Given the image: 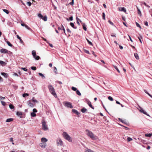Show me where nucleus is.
Segmentation results:
<instances>
[{"instance_id":"nucleus-1","label":"nucleus","mask_w":152,"mask_h":152,"mask_svg":"<svg viewBox=\"0 0 152 152\" xmlns=\"http://www.w3.org/2000/svg\"><path fill=\"white\" fill-rule=\"evenodd\" d=\"M86 132H87V135L90 137L92 140H95L98 139V137L94 135V134L91 132L88 129L86 130Z\"/></svg>"},{"instance_id":"nucleus-2","label":"nucleus","mask_w":152,"mask_h":152,"mask_svg":"<svg viewBox=\"0 0 152 152\" xmlns=\"http://www.w3.org/2000/svg\"><path fill=\"white\" fill-rule=\"evenodd\" d=\"M48 88L49 89L50 91L51 94L55 97H57V95L55 92L54 88L51 85H49L48 86Z\"/></svg>"},{"instance_id":"nucleus-3","label":"nucleus","mask_w":152,"mask_h":152,"mask_svg":"<svg viewBox=\"0 0 152 152\" xmlns=\"http://www.w3.org/2000/svg\"><path fill=\"white\" fill-rule=\"evenodd\" d=\"M63 135L64 138L69 142L72 141V139L69 135L66 132H64L63 133Z\"/></svg>"},{"instance_id":"nucleus-4","label":"nucleus","mask_w":152,"mask_h":152,"mask_svg":"<svg viewBox=\"0 0 152 152\" xmlns=\"http://www.w3.org/2000/svg\"><path fill=\"white\" fill-rule=\"evenodd\" d=\"M64 105L67 107L72 108H73L71 103L68 102H63Z\"/></svg>"},{"instance_id":"nucleus-5","label":"nucleus","mask_w":152,"mask_h":152,"mask_svg":"<svg viewBox=\"0 0 152 152\" xmlns=\"http://www.w3.org/2000/svg\"><path fill=\"white\" fill-rule=\"evenodd\" d=\"M57 145L58 146H62L63 145V142L60 138H58L56 140Z\"/></svg>"},{"instance_id":"nucleus-6","label":"nucleus","mask_w":152,"mask_h":152,"mask_svg":"<svg viewBox=\"0 0 152 152\" xmlns=\"http://www.w3.org/2000/svg\"><path fill=\"white\" fill-rule=\"evenodd\" d=\"M42 129L45 131L48 129L46 125V123L45 121H44L42 122Z\"/></svg>"},{"instance_id":"nucleus-7","label":"nucleus","mask_w":152,"mask_h":152,"mask_svg":"<svg viewBox=\"0 0 152 152\" xmlns=\"http://www.w3.org/2000/svg\"><path fill=\"white\" fill-rule=\"evenodd\" d=\"M86 102L87 103V104L91 108H92L93 109H94V107L92 106L91 102L89 100L87 99L86 100Z\"/></svg>"},{"instance_id":"nucleus-8","label":"nucleus","mask_w":152,"mask_h":152,"mask_svg":"<svg viewBox=\"0 0 152 152\" xmlns=\"http://www.w3.org/2000/svg\"><path fill=\"white\" fill-rule=\"evenodd\" d=\"M0 52L2 53H8V52L11 53L10 51H8L5 49H2L0 50Z\"/></svg>"},{"instance_id":"nucleus-9","label":"nucleus","mask_w":152,"mask_h":152,"mask_svg":"<svg viewBox=\"0 0 152 152\" xmlns=\"http://www.w3.org/2000/svg\"><path fill=\"white\" fill-rule=\"evenodd\" d=\"M27 103L28 105L30 107H34V104L31 103L30 100H29L27 102Z\"/></svg>"},{"instance_id":"nucleus-10","label":"nucleus","mask_w":152,"mask_h":152,"mask_svg":"<svg viewBox=\"0 0 152 152\" xmlns=\"http://www.w3.org/2000/svg\"><path fill=\"white\" fill-rule=\"evenodd\" d=\"M139 107L140 108V109L139 110L140 112L148 116H149V115L147 114V113L145 112L141 107Z\"/></svg>"},{"instance_id":"nucleus-11","label":"nucleus","mask_w":152,"mask_h":152,"mask_svg":"<svg viewBox=\"0 0 152 152\" xmlns=\"http://www.w3.org/2000/svg\"><path fill=\"white\" fill-rule=\"evenodd\" d=\"M72 111L73 113L76 114L77 115H79L80 114V113L75 109H72Z\"/></svg>"},{"instance_id":"nucleus-12","label":"nucleus","mask_w":152,"mask_h":152,"mask_svg":"<svg viewBox=\"0 0 152 152\" xmlns=\"http://www.w3.org/2000/svg\"><path fill=\"white\" fill-rule=\"evenodd\" d=\"M41 141L42 142H45L48 141V140L45 137H42L41 139Z\"/></svg>"},{"instance_id":"nucleus-13","label":"nucleus","mask_w":152,"mask_h":152,"mask_svg":"<svg viewBox=\"0 0 152 152\" xmlns=\"http://www.w3.org/2000/svg\"><path fill=\"white\" fill-rule=\"evenodd\" d=\"M6 63L2 61H0V65L2 66H4L6 65Z\"/></svg>"},{"instance_id":"nucleus-14","label":"nucleus","mask_w":152,"mask_h":152,"mask_svg":"<svg viewBox=\"0 0 152 152\" xmlns=\"http://www.w3.org/2000/svg\"><path fill=\"white\" fill-rule=\"evenodd\" d=\"M137 13L140 16H141L142 15L141 12L138 7H137Z\"/></svg>"},{"instance_id":"nucleus-15","label":"nucleus","mask_w":152,"mask_h":152,"mask_svg":"<svg viewBox=\"0 0 152 152\" xmlns=\"http://www.w3.org/2000/svg\"><path fill=\"white\" fill-rule=\"evenodd\" d=\"M1 74L3 76H4L5 77H7L8 76V74L6 73L1 72Z\"/></svg>"},{"instance_id":"nucleus-16","label":"nucleus","mask_w":152,"mask_h":152,"mask_svg":"<svg viewBox=\"0 0 152 152\" xmlns=\"http://www.w3.org/2000/svg\"><path fill=\"white\" fill-rule=\"evenodd\" d=\"M16 37L18 39H19V40H20V42L21 43H23V41L22 40L21 38L19 37V36L18 35H17Z\"/></svg>"},{"instance_id":"nucleus-17","label":"nucleus","mask_w":152,"mask_h":152,"mask_svg":"<svg viewBox=\"0 0 152 152\" xmlns=\"http://www.w3.org/2000/svg\"><path fill=\"white\" fill-rule=\"evenodd\" d=\"M70 25L72 26V27H73L74 29H76L77 28V27L76 26H74V23H73L71 22L70 23Z\"/></svg>"},{"instance_id":"nucleus-18","label":"nucleus","mask_w":152,"mask_h":152,"mask_svg":"<svg viewBox=\"0 0 152 152\" xmlns=\"http://www.w3.org/2000/svg\"><path fill=\"white\" fill-rule=\"evenodd\" d=\"M87 111V109H86V108H85L84 107L82 109H81V111L83 113H84L86 112Z\"/></svg>"},{"instance_id":"nucleus-19","label":"nucleus","mask_w":152,"mask_h":152,"mask_svg":"<svg viewBox=\"0 0 152 152\" xmlns=\"http://www.w3.org/2000/svg\"><path fill=\"white\" fill-rule=\"evenodd\" d=\"M13 120V119L12 118H8L7 119L6 121L7 122H9L12 121Z\"/></svg>"},{"instance_id":"nucleus-20","label":"nucleus","mask_w":152,"mask_h":152,"mask_svg":"<svg viewBox=\"0 0 152 152\" xmlns=\"http://www.w3.org/2000/svg\"><path fill=\"white\" fill-rule=\"evenodd\" d=\"M134 56L137 59H138L139 58L138 54L137 53H134Z\"/></svg>"},{"instance_id":"nucleus-21","label":"nucleus","mask_w":152,"mask_h":152,"mask_svg":"<svg viewBox=\"0 0 152 152\" xmlns=\"http://www.w3.org/2000/svg\"><path fill=\"white\" fill-rule=\"evenodd\" d=\"M83 29L85 31H86L87 30V28L86 27V25L85 24V23H83Z\"/></svg>"},{"instance_id":"nucleus-22","label":"nucleus","mask_w":152,"mask_h":152,"mask_svg":"<svg viewBox=\"0 0 152 152\" xmlns=\"http://www.w3.org/2000/svg\"><path fill=\"white\" fill-rule=\"evenodd\" d=\"M17 115L18 116H20V118H21V117H20V116L22 115V113L21 112H17Z\"/></svg>"},{"instance_id":"nucleus-23","label":"nucleus","mask_w":152,"mask_h":152,"mask_svg":"<svg viewBox=\"0 0 152 152\" xmlns=\"http://www.w3.org/2000/svg\"><path fill=\"white\" fill-rule=\"evenodd\" d=\"M145 135L146 137H151L152 136V134L151 133L145 134Z\"/></svg>"},{"instance_id":"nucleus-24","label":"nucleus","mask_w":152,"mask_h":152,"mask_svg":"<svg viewBox=\"0 0 152 152\" xmlns=\"http://www.w3.org/2000/svg\"><path fill=\"white\" fill-rule=\"evenodd\" d=\"M42 19L44 21H46L47 20V18L46 15L43 16V18H42Z\"/></svg>"},{"instance_id":"nucleus-25","label":"nucleus","mask_w":152,"mask_h":152,"mask_svg":"<svg viewBox=\"0 0 152 152\" xmlns=\"http://www.w3.org/2000/svg\"><path fill=\"white\" fill-rule=\"evenodd\" d=\"M32 101L34 102L38 103V101L36 99H34V97L32 98Z\"/></svg>"},{"instance_id":"nucleus-26","label":"nucleus","mask_w":152,"mask_h":152,"mask_svg":"<svg viewBox=\"0 0 152 152\" xmlns=\"http://www.w3.org/2000/svg\"><path fill=\"white\" fill-rule=\"evenodd\" d=\"M3 10L4 12L6 13L7 14H8L9 13V11L7 10L3 9Z\"/></svg>"},{"instance_id":"nucleus-27","label":"nucleus","mask_w":152,"mask_h":152,"mask_svg":"<svg viewBox=\"0 0 152 152\" xmlns=\"http://www.w3.org/2000/svg\"><path fill=\"white\" fill-rule=\"evenodd\" d=\"M32 53L33 57H35V56H36V53L35 50H33L32 51Z\"/></svg>"},{"instance_id":"nucleus-28","label":"nucleus","mask_w":152,"mask_h":152,"mask_svg":"<svg viewBox=\"0 0 152 152\" xmlns=\"http://www.w3.org/2000/svg\"><path fill=\"white\" fill-rule=\"evenodd\" d=\"M40 146L41 148H45L46 146V145L45 144H43L42 143H41V145H40Z\"/></svg>"},{"instance_id":"nucleus-29","label":"nucleus","mask_w":152,"mask_h":152,"mask_svg":"<svg viewBox=\"0 0 152 152\" xmlns=\"http://www.w3.org/2000/svg\"><path fill=\"white\" fill-rule=\"evenodd\" d=\"M118 9V10L120 11H124V7H119Z\"/></svg>"},{"instance_id":"nucleus-30","label":"nucleus","mask_w":152,"mask_h":152,"mask_svg":"<svg viewBox=\"0 0 152 152\" xmlns=\"http://www.w3.org/2000/svg\"><path fill=\"white\" fill-rule=\"evenodd\" d=\"M34 57L35 58V59L36 60H39L40 58V57L39 56H37L36 55V56H35V57Z\"/></svg>"},{"instance_id":"nucleus-31","label":"nucleus","mask_w":152,"mask_h":152,"mask_svg":"<svg viewBox=\"0 0 152 152\" xmlns=\"http://www.w3.org/2000/svg\"><path fill=\"white\" fill-rule=\"evenodd\" d=\"M142 3L143 4H144L146 7H148V8H150V6H149V5H147V4L145 2H142Z\"/></svg>"},{"instance_id":"nucleus-32","label":"nucleus","mask_w":152,"mask_h":152,"mask_svg":"<svg viewBox=\"0 0 152 152\" xmlns=\"http://www.w3.org/2000/svg\"><path fill=\"white\" fill-rule=\"evenodd\" d=\"M9 107L10 109H12L14 108V107L12 104H10L9 105Z\"/></svg>"},{"instance_id":"nucleus-33","label":"nucleus","mask_w":152,"mask_h":152,"mask_svg":"<svg viewBox=\"0 0 152 152\" xmlns=\"http://www.w3.org/2000/svg\"><path fill=\"white\" fill-rule=\"evenodd\" d=\"M39 76H41L42 77V78H43V79H44L45 78V76H44V75L42 74V73H39Z\"/></svg>"},{"instance_id":"nucleus-34","label":"nucleus","mask_w":152,"mask_h":152,"mask_svg":"<svg viewBox=\"0 0 152 152\" xmlns=\"http://www.w3.org/2000/svg\"><path fill=\"white\" fill-rule=\"evenodd\" d=\"M76 93L79 96L81 95V94L78 90H77L76 91Z\"/></svg>"},{"instance_id":"nucleus-35","label":"nucleus","mask_w":152,"mask_h":152,"mask_svg":"<svg viewBox=\"0 0 152 152\" xmlns=\"http://www.w3.org/2000/svg\"><path fill=\"white\" fill-rule=\"evenodd\" d=\"M6 42L8 45L9 46L12 47L13 46V45L11 44L9 42L7 41Z\"/></svg>"},{"instance_id":"nucleus-36","label":"nucleus","mask_w":152,"mask_h":152,"mask_svg":"<svg viewBox=\"0 0 152 152\" xmlns=\"http://www.w3.org/2000/svg\"><path fill=\"white\" fill-rule=\"evenodd\" d=\"M86 40H87V41L88 42V43L89 45H93V44L88 39L86 38Z\"/></svg>"},{"instance_id":"nucleus-37","label":"nucleus","mask_w":152,"mask_h":152,"mask_svg":"<svg viewBox=\"0 0 152 152\" xmlns=\"http://www.w3.org/2000/svg\"><path fill=\"white\" fill-rule=\"evenodd\" d=\"M31 116H32V117H35L36 116V114L35 113H31Z\"/></svg>"},{"instance_id":"nucleus-38","label":"nucleus","mask_w":152,"mask_h":152,"mask_svg":"<svg viewBox=\"0 0 152 152\" xmlns=\"http://www.w3.org/2000/svg\"><path fill=\"white\" fill-rule=\"evenodd\" d=\"M38 16L39 18H41V19H42V18H43V16L42 15L40 14V13H39L38 14Z\"/></svg>"},{"instance_id":"nucleus-39","label":"nucleus","mask_w":152,"mask_h":152,"mask_svg":"<svg viewBox=\"0 0 152 152\" xmlns=\"http://www.w3.org/2000/svg\"><path fill=\"white\" fill-rule=\"evenodd\" d=\"M71 88L72 90L74 91H76L77 90V88L74 87H72Z\"/></svg>"},{"instance_id":"nucleus-40","label":"nucleus","mask_w":152,"mask_h":152,"mask_svg":"<svg viewBox=\"0 0 152 152\" xmlns=\"http://www.w3.org/2000/svg\"><path fill=\"white\" fill-rule=\"evenodd\" d=\"M29 95L27 93H25L23 94V97H25L26 96H28Z\"/></svg>"},{"instance_id":"nucleus-41","label":"nucleus","mask_w":152,"mask_h":152,"mask_svg":"<svg viewBox=\"0 0 152 152\" xmlns=\"http://www.w3.org/2000/svg\"><path fill=\"white\" fill-rule=\"evenodd\" d=\"M145 92L150 97H151V98H152V96L149 93H148V91H146L145 90Z\"/></svg>"},{"instance_id":"nucleus-42","label":"nucleus","mask_w":152,"mask_h":152,"mask_svg":"<svg viewBox=\"0 0 152 152\" xmlns=\"http://www.w3.org/2000/svg\"><path fill=\"white\" fill-rule=\"evenodd\" d=\"M108 99L109 100L111 101H113V98L111 96H109L108 97Z\"/></svg>"},{"instance_id":"nucleus-43","label":"nucleus","mask_w":152,"mask_h":152,"mask_svg":"<svg viewBox=\"0 0 152 152\" xmlns=\"http://www.w3.org/2000/svg\"><path fill=\"white\" fill-rule=\"evenodd\" d=\"M31 68L32 70H36L37 69L36 67L35 66H31Z\"/></svg>"},{"instance_id":"nucleus-44","label":"nucleus","mask_w":152,"mask_h":152,"mask_svg":"<svg viewBox=\"0 0 152 152\" xmlns=\"http://www.w3.org/2000/svg\"><path fill=\"white\" fill-rule=\"evenodd\" d=\"M132 139L130 137H128L127 138V140L128 142H130L131 141H132Z\"/></svg>"},{"instance_id":"nucleus-45","label":"nucleus","mask_w":152,"mask_h":152,"mask_svg":"<svg viewBox=\"0 0 152 152\" xmlns=\"http://www.w3.org/2000/svg\"><path fill=\"white\" fill-rule=\"evenodd\" d=\"M136 24L137 27H139V28H141V26H140V24L136 22Z\"/></svg>"},{"instance_id":"nucleus-46","label":"nucleus","mask_w":152,"mask_h":152,"mask_svg":"<svg viewBox=\"0 0 152 152\" xmlns=\"http://www.w3.org/2000/svg\"><path fill=\"white\" fill-rule=\"evenodd\" d=\"M102 16L103 19L104 20H105V14L104 12H103L102 13Z\"/></svg>"},{"instance_id":"nucleus-47","label":"nucleus","mask_w":152,"mask_h":152,"mask_svg":"<svg viewBox=\"0 0 152 152\" xmlns=\"http://www.w3.org/2000/svg\"><path fill=\"white\" fill-rule=\"evenodd\" d=\"M84 52L85 53H86L87 54H90L89 52V51L88 50H85V49H84Z\"/></svg>"},{"instance_id":"nucleus-48","label":"nucleus","mask_w":152,"mask_h":152,"mask_svg":"<svg viewBox=\"0 0 152 152\" xmlns=\"http://www.w3.org/2000/svg\"><path fill=\"white\" fill-rule=\"evenodd\" d=\"M114 67L115 68V69L119 73H120V71L117 68V67L116 66H114Z\"/></svg>"},{"instance_id":"nucleus-49","label":"nucleus","mask_w":152,"mask_h":152,"mask_svg":"<svg viewBox=\"0 0 152 152\" xmlns=\"http://www.w3.org/2000/svg\"><path fill=\"white\" fill-rule=\"evenodd\" d=\"M141 39H142V37L140 35V37H138V39L140 41V42L142 43V41L141 40Z\"/></svg>"},{"instance_id":"nucleus-50","label":"nucleus","mask_w":152,"mask_h":152,"mask_svg":"<svg viewBox=\"0 0 152 152\" xmlns=\"http://www.w3.org/2000/svg\"><path fill=\"white\" fill-rule=\"evenodd\" d=\"M1 102L3 105L5 106L6 105V103L5 102L3 101H1Z\"/></svg>"},{"instance_id":"nucleus-51","label":"nucleus","mask_w":152,"mask_h":152,"mask_svg":"<svg viewBox=\"0 0 152 152\" xmlns=\"http://www.w3.org/2000/svg\"><path fill=\"white\" fill-rule=\"evenodd\" d=\"M129 128L128 127H126L124 126V130H129Z\"/></svg>"},{"instance_id":"nucleus-52","label":"nucleus","mask_w":152,"mask_h":152,"mask_svg":"<svg viewBox=\"0 0 152 152\" xmlns=\"http://www.w3.org/2000/svg\"><path fill=\"white\" fill-rule=\"evenodd\" d=\"M21 69L25 71H27L28 70L27 69H26V68H24H24L22 67L21 68Z\"/></svg>"},{"instance_id":"nucleus-53","label":"nucleus","mask_w":152,"mask_h":152,"mask_svg":"<svg viewBox=\"0 0 152 152\" xmlns=\"http://www.w3.org/2000/svg\"><path fill=\"white\" fill-rule=\"evenodd\" d=\"M61 26H62V29L64 31V33L66 34V33H65V28L64 27V26H63L62 25H61Z\"/></svg>"},{"instance_id":"nucleus-54","label":"nucleus","mask_w":152,"mask_h":152,"mask_svg":"<svg viewBox=\"0 0 152 152\" xmlns=\"http://www.w3.org/2000/svg\"><path fill=\"white\" fill-rule=\"evenodd\" d=\"M108 22L110 23V24L112 26H114V24L113 23H112L111 21L110 20H108Z\"/></svg>"},{"instance_id":"nucleus-55","label":"nucleus","mask_w":152,"mask_h":152,"mask_svg":"<svg viewBox=\"0 0 152 152\" xmlns=\"http://www.w3.org/2000/svg\"><path fill=\"white\" fill-rule=\"evenodd\" d=\"M33 111L34 113H37V110L35 108L33 109Z\"/></svg>"},{"instance_id":"nucleus-56","label":"nucleus","mask_w":152,"mask_h":152,"mask_svg":"<svg viewBox=\"0 0 152 152\" xmlns=\"http://www.w3.org/2000/svg\"><path fill=\"white\" fill-rule=\"evenodd\" d=\"M25 27L28 29L30 30L31 28L29 27L27 25H26L25 26Z\"/></svg>"},{"instance_id":"nucleus-57","label":"nucleus","mask_w":152,"mask_h":152,"mask_svg":"<svg viewBox=\"0 0 152 152\" xmlns=\"http://www.w3.org/2000/svg\"><path fill=\"white\" fill-rule=\"evenodd\" d=\"M54 72L56 73H57V69L56 68V67H54Z\"/></svg>"},{"instance_id":"nucleus-58","label":"nucleus","mask_w":152,"mask_h":152,"mask_svg":"<svg viewBox=\"0 0 152 152\" xmlns=\"http://www.w3.org/2000/svg\"><path fill=\"white\" fill-rule=\"evenodd\" d=\"M27 4L29 6H31V3L30 2H28Z\"/></svg>"},{"instance_id":"nucleus-59","label":"nucleus","mask_w":152,"mask_h":152,"mask_svg":"<svg viewBox=\"0 0 152 152\" xmlns=\"http://www.w3.org/2000/svg\"><path fill=\"white\" fill-rule=\"evenodd\" d=\"M118 119L121 122H122V123H124V121L123 120L121 119L120 118H118Z\"/></svg>"},{"instance_id":"nucleus-60","label":"nucleus","mask_w":152,"mask_h":152,"mask_svg":"<svg viewBox=\"0 0 152 152\" xmlns=\"http://www.w3.org/2000/svg\"><path fill=\"white\" fill-rule=\"evenodd\" d=\"M124 124H126L127 126H129V122H125L124 121Z\"/></svg>"},{"instance_id":"nucleus-61","label":"nucleus","mask_w":152,"mask_h":152,"mask_svg":"<svg viewBox=\"0 0 152 152\" xmlns=\"http://www.w3.org/2000/svg\"><path fill=\"white\" fill-rule=\"evenodd\" d=\"M145 25L146 26H148V22L147 21H145L144 22Z\"/></svg>"},{"instance_id":"nucleus-62","label":"nucleus","mask_w":152,"mask_h":152,"mask_svg":"<svg viewBox=\"0 0 152 152\" xmlns=\"http://www.w3.org/2000/svg\"><path fill=\"white\" fill-rule=\"evenodd\" d=\"M69 20L72 21L73 20V17L71 16L69 18Z\"/></svg>"},{"instance_id":"nucleus-63","label":"nucleus","mask_w":152,"mask_h":152,"mask_svg":"<svg viewBox=\"0 0 152 152\" xmlns=\"http://www.w3.org/2000/svg\"><path fill=\"white\" fill-rule=\"evenodd\" d=\"M66 30H67V31L68 32H69V33H71V31L69 30V28H67V29H66Z\"/></svg>"},{"instance_id":"nucleus-64","label":"nucleus","mask_w":152,"mask_h":152,"mask_svg":"<svg viewBox=\"0 0 152 152\" xmlns=\"http://www.w3.org/2000/svg\"><path fill=\"white\" fill-rule=\"evenodd\" d=\"M13 75H15V76H18V74L16 73H14Z\"/></svg>"}]
</instances>
